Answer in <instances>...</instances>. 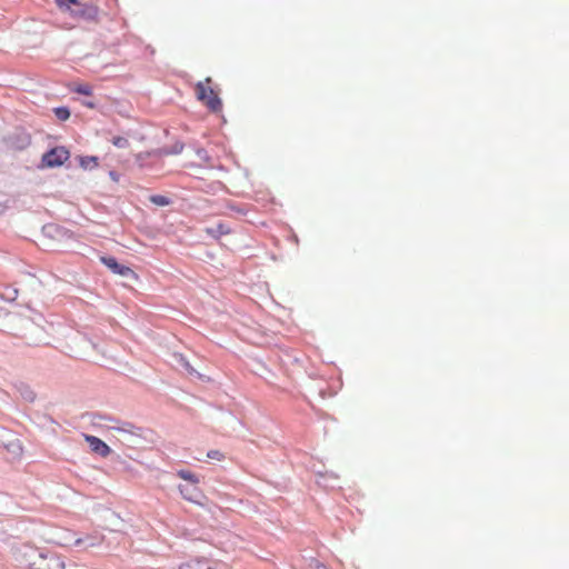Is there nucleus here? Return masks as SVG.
Returning <instances> with one entry per match:
<instances>
[{
	"mask_svg": "<svg viewBox=\"0 0 569 569\" xmlns=\"http://www.w3.org/2000/svg\"><path fill=\"white\" fill-rule=\"evenodd\" d=\"M109 176L113 181H118L119 179V174L116 171H110Z\"/></svg>",
	"mask_w": 569,
	"mask_h": 569,
	"instance_id": "nucleus-24",
	"label": "nucleus"
},
{
	"mask_svg": "<svg viewBox=\"0 0 569 569\" xmlns=\"http://www.w3.org/2000/svg\"><path fill=\"white\" fill-rule=\"evenodd\" d=\"M179 491H180L181 496L189 501H196L198 499V497L200 496V492H199V489L197 488V486L191 485V483H190V486L180 485Z\"/></svg>",
	"mask_w": 569,
	"mask_h": 569,
	"instance_id": "nucleus-10",
	"label": "nucleus"
},
{
	"mask_svg": "<svg viewBox=\"0 0 569 569\" xmlns=\"http://www.w3.org/2000/svg\"><path fill=\"white\" fill-rule=\"evenodd\" d=\"M17 560L29 569H64V561L59 555L32 546L18 549Z\"/></svg>",
	"mask_w": 569,
	"mask_h": 569,
	"instance_id": "nucleus-1",
	"label": "nucleus"
},
{
	"mask_svg": "<svg viewBox=\"0 0 569 569\" xmlns=\"http://www.w3.org/2000/svg\"><path fill=\"white\" fill-rule=\"evenodd\" d=\"M176 358L178 360V363L181 367H183L189 373L196 372V370L191 367L189 361L182 355H178V356H176Z\"/></svg>",
	"mask_w": 569,
	"mask_h": 569,
	"instance_id": "nucleus-18",
	"label": "nucleus"
},
{
	"mask_svg": "<svg viewBox=\"0 0 569 569\" xmlns=\"http://www.w3.org/2000/svg\"><path fill=\"white\" fill-rule=\"evenodd\" d=\"M60 121H67L70 118V110L67 107H58L53 110Z\"/></svg>",
	"mask_w": 569,
	"mask_h": 569,
	"instance_id": "nucleus-14",
	"label": "nucleus"
},
{
	"mask_svg": "<svg viewBox=\"0 0 569 569\" xmlns=\"http://www.w3.org/2000/svg\"><path fill=\"white\" fill-rule=\"evenodd\" d=\"M207 456L210 459H217V460H221L223 458V453L220 452L219 450H210V451H208Z\"/></svg>",
	"mask_w": 569,
	"mask_h": 569,
	"instance_id": "nucleus-21",
	"label": "nucleus"
},
{
	"mask_svg": "<svg viewBox=\"0 0 569 569\" xmlns=\"http://www.w3.org/2000/svg\"><path fill=\"white\" fill-rule=\"evenodd\" d=\"M70 157V152L64 147H54L47 152L43 153L41 158L42 167L46 168H56L60 167L68 160Z\"/></svg>",
	"mask_w": 569,
	"mask_h": 569,
	"instance_id": "nucleus-3",
	"label": "nucleus"
},
{
	"mask_svg": "<svg viewBox=\"0 0 569 569\" xmlns=\"http://www.w3.org/2000/svg\"><path fill=\"white\" fill-rule=\"evenodd\" d=\"M111 142L114 147L124 149L129 147V140L126 137L116 136L111 139Z\"/></svg>",
	"mask_w": 569,
	"mask_h": 569,
	"instance_id": "nucleus-16",
	"label": "nucleus"
},
{
	"mask_svg": "<svg viewBox=\"0 0 569 569\" xmlns=\"http://www.w3.org/2000/svg\"><path fill=\"white\" fill-rule=\"evenodd\" d=\"M210 82H211V78H207L206 83H210Z\"/></svg>",
	"mask_w": 569,
	"mask_h": 569,
	"instance_id": "nucleus-26",
	"label": "nucleus"
},
{
	"mask_svg": "<svg viewBox=\"0 0 569 569\" xmlns=\"http://www.w3.org/2000/svg\"><path fill=\"white\" fill-rule=\"evenodd\" d=\"M83 106L91 108V109L96 108V103L93 101H84Z\"/></svg>",
	"mask_w": 569,
	"mask_h": 569,
	"instance_id": "nucleus-25",
	"label": "nucleus"
},
{
	"mask_svg": "<svg viewBox=\"0 0 569 569\" xmlns=\"http://www.w3.org/2000/svg\"><path fill=\"white\" fill-rule=\"evenodd\" d=\"M110 428L119 430L121 432L133 433L132 429L134 428V426L132 423H130V422H122L121 426H111Z\"/></svg>",
	"mask_w": 569,
	"mask_h": 569,
	"instance_id": "nucleus-19",
	"label": "nucleus"
},
{
	"mask_svg": "<svg viewBox=\"0 0 569 569\" xmlns=\"http://www.w3.org/2000/svg\"><path fill=\"white\" fill-rule=\"evenodd\" d=\"M100 261L116 274L124 278L136 277L134 271L130 267L119 263L114 257L102 256Z\"/></svg>",
	"mask_w": 569,
	"mask_h": 569,
	"instance_id": "nucleus-4",
	"label": "nucleus"
},
{
	"mask_svg": "<svg viewBox=\"0 0 569 569\" xmlns=\"http://www.w3.org/2000/svg\"><path fill=\"white\" fill-rule=\"evenodd\" d=\"M183 148H184V144L181 143V142H177L172 146L171 150L169 151V153L171 154H179L183 151Z\"/></svg>",
	"mask_w": 569,
	"mask_h": 569,
	"instance_id": "nucleus-20",
	"label": "nucleus"
},
{
	"mask_svg": "<svg viewBox=\"0 0 569 569\" xmlns=\"http://www.w3.org/2000/svg\"><path fill=\"white\" fill-rule=\"evenodd\" d=\"M86 440L89 443L90 449L100 457L106 458L110 455V447L101 439L94 436H86Z\"/></svg>",
	"mask_w": 569,
	"mask_h": 569,
	"instance_id": "nucleus-6",
	"label": "nucleus"
},
{
	"mask_svg": "<svg viewBox=\"0 0 569 569\" xmlns=\"http://www.w3.org/2000/svg\"><path fill=\"white\" fill-rule=\"evenodd\" d=\"M206 232L212 238H220L223 234H229L231 232V228L223 222H218L216 226L207 228Z\"/></svg>",
	"mask_w": 569,
	"mask_h": 569,
	"instance_id": "nucleus-8",
	"label": "nucleus"
},
{
	"mask_svg": "<svg viewBox=\"0 0 569 569\" xmlns=\"http://www.w3.org/2000/svg\"><path fill=\"white\" fill-rule=\"evenodd\" d=\"M197 154L202 160H207L209 158L207 151L203 148L197 149Z\"/></svg>",
	"mask_w": 569,
	"mask_h": 569,
	"instance_id": "nucleus-23",
	"label": "nucleus"
},
{
	"mask_svg": "<svg viewBox=\"0 0 569 569\" xmlns=\"http://www.w3.org/2000/svg\"><path fill=\"white\" fill-rule=\"evenodd\" d=\"M76 8L71 10V14L76 18H82L87 21H93L97 19L98 17V8L92 6V4H88V3H81L79 2V4H74Z\"/></svg>",
	"mask_w": 569,
	"mask_h": 569,
	"instance_id": "nucleus-5",
	"label": "nucleus"
},
{
	"mask_svg": "<svg viewBox=\"0 0 569 569\" xmlns=\"http://www.w3.org/2000/svg\"><path fill=\"white\" fill-rule=\"evenodd\" d=\"M94 419L106 420V421H114L118 422L114 418L111 416L102 415V413H94Z\"/></svg>",
	"mask_w": 569,
	"mask_h": 569,
	"instance_id": "nucleus-22",
	"label": "nucleus"
},
{
	"mask_svg": "<svg viewBox=\"0 0 569 569\" xmlns=\"http://www.w3.org/2000/svg\"><path fill=\"white\" fill-rule=\"evenodd\" d=\"M79 161L83 169H92L98 166V158L92 156L80 157Z\"/></svg>",
	"mask_w": 569,
	"mask_h": 569,
	"instance_id": "nucleus-12",
	"label": "nucleus"
},
{
	"mask_svg": "<svg viewBox=\"0 0 569 569\" xmlns=\"http://www.w3.org/2000/svg\"><path fill=\"white\" fill-rule=\"evenodd\" d=\"M74 92L83 96H91L92 94V88L90 84L87 83H80L74 88Z\"/></svg>",
	"mask_w": 569,
	"mask_h": 569,
	"instance_id": "nucleus-17",
	"label": "nucleus"
},
{
	"mask_svg": "<svg viewBox=\"0 0 569 569\" xmlns=\"http://www.w3.org/2000/svg\"><path fill=\"white\" fill-rule=\"evenodd\" d=\"M179 569H216L207 559H196L182 563Z\"/></svg>",
	"mask_w": 569,
	"mask_h": 569,
	"instance_id": "nucleus-7",
	"label": "nucleus"
},
{
	"mask_svg": "<svg viewBox=\"0 0 569 569\" xmlns=\"http://www.w3.org/2000/svg\"><path fill=\"white\" fill-rule=\"evenodd\" d=\"M18 391H19L20 396L22 397V399H24L26 401H28V402L34 401L36 393L29 386L21 383L18 387Z\"/></svg>",
	"mask_w": 569,
	"mask_h": 569,
	"instance_id": "nucleus-11",
	"label": "nucleus"
},
{
	"mask_svg": "<svg viewBox=\"0 0 569 569\" xmlns=\"http://www.w3.org/2000/svg\"><path fill=\"white\" fill-rule=\"evenodd\" d=\"M150 201L153 204H157V206H160V207H166V206L170 204V199L167 198L166 196H161V194L151 196L150 197Z\"/></svg>",
	"mask_w": 569,
	"mask_h": 569,
	"instance_id": "nucleus-15",
	"label": "nucleus"
},
{
	"mask_svg": "<svg viewBox=\"0 0 569 569\" xmlns=\"http://www.w3.org/2000/svg\"><path fill=\"white\" fill-rule=\"evenodd\" d=\"M177 475L181 479L189 481L191 485H197L199 482L197 475H194L193 472H191L189 470H183V469L179 470L177 472Z\"/></svg>",
	"mask_w": 569,
	"mask_h": 569,
	"instance_id": "nucleus-13",
	"label": "nucleus"
},
{
	"mask_svg": "<svg viewBox=\"0 0 569 569\" xmlns=\"http://www.w3.org/2000/svg\"><path fill=\"white\" fill-rule=\"evenodd\" d=\"M102 540V537L100 535H87L86 537L83 538H78L76 541H74V546L77 547H84V548H88V547H94V546H98Z\"/></svg>",
	"mask_w": 569,
	"mask_h": 569,
	"instance_id": "nucleus-9",
	"label": "nucleus"
},
{
	"mask_svg": "<svg viewBox=\"0 0 569 569\" xmlns=\"http://www.w3.org/2000/svg\"><path fill=\"white\" fill-rule=\"evenodd\" d=\"M194 91L198 100L204 103L210 111L218 112L221 110V99L211 88H207L203 82H198L196 84Z\"/></svg>",
	"mask_w": 569,
	"mask_h": 569,
	"instance_id": "nucleus-2",
	"label": "nucleus"
}]
</instances>
